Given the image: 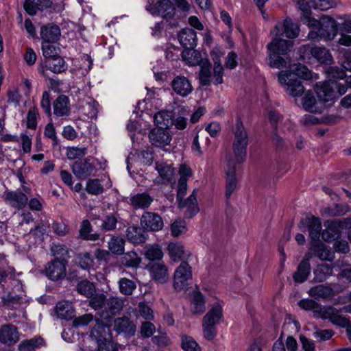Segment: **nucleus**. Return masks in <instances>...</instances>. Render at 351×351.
<instances>
[{
	"label": "nucleus",
	"instance_id": "nucleus-63",
	"mask_svg": "<svg viewBox=\"0 0 351 351\" xmlns=\"http://www.w3.org/2000/svg\"><path fill=\"white\" fill-rule=\"evenodd\" d=\"M314 9L326 11L330 8L336 6V2L334 0H313Z\"/></svg>",
	"mask_w": 351,
	"mask_h": 351
},
{
	"label": "nucleus",
	"instance_id": "nucleus-37",
	"mask_svg": "<svg viewBox=\"0 0 351 351\" xmlns=\"http://www.w3.org/2000/svg\"><path fill=\"white\" fill-rule=\"evenodd\" d=\"M46 66L55 73H62L66 70L67 65L62 58L59 55L45 60Z\"/></svg>",
	"mask_w": 351,
	"mask_h": 351
},
{
	"label": "nucleus",
	"instance_id": "nucleus-12",
	"mask_svg": "<svg viewBox=\"0 0 351 351\" xmlns=\"http://www.w3.org/2000/svg\"><path fill=\"white\" fill-rule=\"evenodd\" d=\"M149 141L152 145L163 148L170 144L171 141V135L168 129L156 128L149 133Z\"/></svg>",
	"mask_w": 351,
	"mask_h": 351
},
{
	"label": "nucleus",
	"instance_id": "nucleus-27",
	"mask_svg": "<svg viewBox=\"0 0 351 351\" xmlns=\"http://www.w3.org/2000/svg\"><path fill=\"white\" fill-rule=\"evenodd\" d=\"M280 73L290 74L293 78H295L296 76L305 80H311L313 78L311 71L306 66L300 63L293 64L289 70L282 71Z\"/></svg>",
	"mask_w": 351,
	"mask_h": 351
},
{
	"label": "nucleus",
	"instance_id": "nucleus-51",
	"mask_svg": "<svg viewBox=\"0 0 351 351\" xmlns=\"http://www.w3.org/2000/svg\"><path fill=\"white\" fill-rule=\"evenodd\" d=\"M181 348L184 351H201L202 348L197 341L191 336H181Z\"/></svg>",
	"mask_w": 351,
	"mask_h": 351
},
{
	"label": "nucleus",
	"instance_id": "nucleus-21",
	"mask_svg": "<svg viewBox=\"0 0 351 351\" xmlns=\"http://www.w3.org/2000/svg\"><path fill=\"white\" fill-rule=\"evenodd\" d=\"M42 42L58 43L61 36L60 27L53 23H48L40 28Z\"/></svg>",
	"mask_w": 351,
	"mask_h": 351
},
{
	"label": "nucleus",
	"instance_id": "nucleus-35",
	"mask_svg": "<svg viewBox=\"0 0 351 351\" xmlns=\"http://www.w3.org/2000/svg\"><path fill=\"white\" fill-rule=\"evenodd\" d=\"M156 169L160 176V183L167 184L171 182L174 174V169L171 165L156 162Z\"/></svg>",
	"mask_w": 351,
	"mask_h": 351
},
{
	"label": "nucleus",
	"instance_id": "nucleus-31",
	"mask_svg": "<svg viewBox=\"0 0 351 351\" xmlns=\"http://www.w3.org/2000/svg\"><path fill=\"white\" fill-rule=\"evenodd\" d=\"M310 250L313 254L321 260L331 261L333 258L332 252L326 248V245L318 240L314 241L311 244Z\"/></svg>",
	"mask_w": 351,
	"mask_h": 351
},
{
	"label": "nucleus",
	"instance_id": "nucleus-60",
	"mask_svg": "<svg viewBox=\"0 0 351 351\" xmlns=\"http://www.w3.org/2000/svg\"><path fill=\"white\" fill-rule=\"evenodd\" d=\"M326 74L329 78L328 81L341 80L346 77L344 69L338 66H330L326 70Z\"/></svg>",
	"mask_w": 351,
	"mask_h": 351
},
{
	"label": "nucleus",
	"instance_id": "nucleus-48",
	"mask_svg": "<svg viewBox=\"0 0 351 351\" xmlns=\"http://www.w3.org/2000/svg\"><path fill=\"white\" fill-rule=\"evenodd\" d=\"M205 300L203 294L201 292H195L193 295L191 304L193 305L192 312L193 314H202L204 312Z\"/></svg>",
	"mask_w": 351,
	"mask_h": 351
},
{
	"label": "nucleus",
	"instance_id": "nucleus-53",
	"mask_svg": "<svg viewBox=\"0 0 351 351\" xmlns=\"http://www.w3.org/2000/svg\"><path fill=\"white\" fill-rule=\"evenodd\" d=\"M86 191L88 194L97 195L104 192V187L99 179H89L86 183Z\"/></svg>",
	"mask_w": 351,
	"mask_h": 351
},
{
	"label": "nucleus",
	"instance_id": "nucleus-29",
	"mask_svg": "<svg viewBox=\"0 0 351 351\" xmlns=\"http://www.w3.org/2000/svg\"><path fill=\"white\" fill-rule=\"evenodd\" d=\"M173 112L168 110H160L154 114V123L158 128L169 129L173 125Z\"/></svg>",
	"mask_w": 351,
	"mask_h": 351
},
{
	"label": "nucleus",
	"instance_id": "nucleus-18",
	"mask_svg": "<svg viewBox=\"0 0 351 351\" xmlns=\"http://www.w3.org/2000/svg\"><path fill=\"white\" fill-rule=\"evenodd\" d=\"M114 330L118 333H123L126 336L132 337L135 335L136 328L128 317L123 316L114 319Z\"/></svg>",
	"mask_w": 351,
	"mask_h": 351
},
{
	"label": "nucleus",
	"instance_id": "nucleus-50",
	"mask_svg": "<svg viewBox=\"0 0 351 351\" xmlns=\"http://www.w3.org/2000/svg\"><path fill=\"white\" fill-rule=\"evenodd\" d=\"M120 292L125 295H130L136 288V282L127 278H121L119 281Z\"/></svg>",
	"mask_w": 351,
	"mask_h": 351
},
{
	"label": "nucleus",
	"instance_id": "nucleus-5",
	"mask_svg": "<svg viewBox=\"0 0 351 351\" xmlns=\"http://www.w3.org/2000/svg\"><path fill=\"white\" fill-rule=\"evenodd\" d=\"M278 77L280 84L286 86V91L291 96L297 97L304 93V87L302 82L296 78H293L291 75L279 73Z\"/></svg>",
	"mask_w": 351,
	"mask_h": 351
},
{
	"label": "nucleus",
	"instance_id": "nucleus-10",
	"mask_svg": "<svg viewBox=\"0 0 351 351\" xmlns=\"http://www.w3.org/2000/svg\"><path fill=\"white\" fill-rule=\"evenodd\" d=\"M123 307V300L117 297L106 298L104 309L100 317L103 319L108 320L119 314Z\"/></svg>",
	"mask_w": 351,
	"mask_h": 351
},
{
	"label": "nucleus",
	"instance_id": "nucleus-17",
	"mask_svg": "<svg viewBox=\"0 0 351 351\" xmlns=\"http://www.w3.org/2000/svg\"><path fill=\"white\" fill-rule=\"evenodd\" d=\"M173 90L181 97H186L193 91V86L189 79L183 75L176 76L171 82Z\"/></svg>",
	"mask_w": 351,
	"mask_h": 351
},
{
	"label": "nucleus",
	"instance_id": "nucleus-45",
	"mask_svg": "<svg viewBox=\"0 0 351 351\" xmlns=\"http://www.w3.org/2000/svg\"><path fill=\"white\" fill-rule=\"evenodd\" d=\"M167 250L173 261H180L185 252L184 246L179 243H170L167 246Z\"/></svg>",
	"mask_w": 351,
	"mask_h": 351
},
{
	"label": "nucleus",
	"instance_id": "nucleus-26",
	"mask_svg": "<svg viewBox=\"0 0 351 351\" xmlns=\"http://www.w3.org/2000/svg\"><path fill=\"white\" fill-rule=\"evenodd\" d=\"M53 114L58 117L68 116L70 114V101L65 95H59L53 103Z\"/></svg>",
	"mask_w": 351,
	"mask_h": 351
},
{
	"label": "nucleus",
	"instance_id": "nucleus-9",
	"mask_svg": "<svg viewBox=\"0 0 351 351\" xmlns=\"http://www.w3.org/2000/svg\"><path fill=\"white\" fill-rule=\"evenodd\" d=\"M320 23L318 29L321 38L325 40H333L338 32L336 21L330 16L324 15L321 18Z\"/></svg>",
	"mask_w": 351,
	"mask_h": 351
},
{
	"label": "nucleus",
	"instance_id": "nucleus-22",
	"mask_svg": "<svg viewBox=\"0 0 351 351\" xmlns=\"http://www.w3.org/2000/svg\"><path fill=\"white\" fill-rule=\"evenodd\" d=\"M178 40L186 50H193L197 42L196 32L193 29L184 28L178 34Z\"/></svg>",
	"mask_w": 351,
	"mask_h": 351
},
{
	"label": "nucleus",
	"instance_id": "nucleus-1",
	"mask_svg": "<svg viewBox=\"0 0 351 351\" xmlns=\"http://www.w3.org/2000/svg\"><path fill=\"white\" fill-rule=\"evenodd\" d=\"M293 47V42L275 38L267 45L269 65L273 68H284L290 62L288 53Z\"/></svg>",
	"mask_w": 351,
	"mask_h": 351
},
{
	"label": "nucleus",
	"instance_id": "nucleus-15",
	"mask_svg": "<svg viewBox=\"0 0 351 351\" xmlns=\"http://www.w3.org/2000/svg\"><path fill=\"white\" fill-rule=\"evenodd\" d=\"M197 189H195L193 193L186 199L178 202V207L180 208H186L184 215L186 218L191 219L196 215L199 208L197 200Z\"/></svg>",
	"mask_w": 351,
	"mask_h": 351
},
{
	"label": "nucleus",
	"instance_id": "nucleus-59",
	"mask_svg": "<svg viewBox=\"0 0 351 351\" xmlns=\"http://www.w3.org/2000/svg\"><path fill=\"white\" fill-rule=\"evenodd\" d=\"M87 154L86 147H68L66 149V157L69 160L81 158Z\"/></svg>",
	"mask_w": 351,
	"mask_h": 351
},
{
	"label": "nucleus",
	"instance_id": "nucleus-46",
	"mask_svg": "<svg viewBox=\"0 0 351 351\" xmlns=\"http://www.w3.org/2000/svg\"><path fill=\"white\" fill-rule=\"evenodd\" d=\"M43 54L45 59L57 57L59 55L60 49L58 43L42 42Z\"/></svg>",
	"mask_w": 351,
	"mask_h": 351
},
{
	"label": "nucleus",
	"instance_id": "nucleus-55",
	"mask_svg": "<svg viewBox=\"0 0 351 351\" xmlns=\"http://www.w3.org/2000/svg\"><path fill=\"white\" fill-rule=\"evenodd\" d=\"M89 298L88 305L95 311L104 308L106 300V296L104 293H94V295Z\"/></svg>",
	"mask_w": 351,
	"mask_h": 351
},
{
	"label": "nucleus",
	"instance_id": "nucleus-61",
	"mask_svg": "<svg viewBox=\"0 0 351 351\" xmlns=\"http://www.w3.org/2000/svg\"><path fill=\"white\" fill-rule=\"evenodd\" d=\"M327 313L329 315L330 322L335 325L341 327H346L349 323V319L341 315L334 313V309L332 308H329Z\"/></svg>",
	"mask_w": 351,
	"mask_h": 351
},
{
	"label": "nucleus",
	"instance_id": "nucleus-14",
	"mask_svg": "<svg viewBox=\"0 0 351 351\" xmlns=\"http://www.w3.org/2000/svg\"><path fill=\"white\" fill-rule=\"evenodd\" d=\"M300 229L308 228L310 237L312 240H318L322 230V223L319 217L312 216L302 218L298 224Z\"/></svg>",
	"mask_w": 351,
	"mask_h": 351
},
{
	"label": "nucleus",
	"instance_id": "nucleus-34",
	"mask_svg": "<svg viewBox=\"0 0 351 351\" xmlns=\"http://www.w3.org/2000/svg\"><path fill=\"white\" fill-rule=\"evenodd\" d=\"M56 313L62 319L71 320L75 317V311L72 304L68 302H60L56 304Z\"/></svg>",
	"mask_w": 351,
	"mask_h": 351
},
{
	"label": "nucleus",
	"instance_id": "nucleus-47",
	"mask_svg": "<svg viewBox=\"0 0 351 351\" xmlns=\"http://www.w3.org/2000/svg\"><path fill=\"white\" fill-rule=\"evenodd\" d=\"M283 33L289 38H295L299 34V27L291 19H286L282 25Z\"/></svg>",
	"mask_w": 351,
	"mask_h": 351
},
{
	"label": "nucleus",
	"instance_id": "nucleus-44",
	"mask_svg": "<svg viewBox=\"0 0 351 351\" xmlns=\"http://www.w3.org/2000/svg\"><path fill=\"white\" fill-rule=\"evenodd\" d=\"M43 342L44 340L40 337L25 339L20 343L19 349L20 351H33L36 348H39Z\"/></svg>",
	"mask_w": 351,
	"mask_h": 351
},
{
	"label": "nucleus",
	"instance_id": "nucleus-2",
	"mask_svg": "<svg viewBox=\"0 0 351 351\" xmlns=\"http://www.w3.org/2000/svg\"><path fill=\"white\" fill-rule=\"evenodd\" d=\"M234 139L232 143L233 152L238 163L245 161L248 144V136L241 117H237L232 128Z\"/></svg>",
	"mask_w": 351,
	"mask_h": 351
},
{
	"label": "nucleus",
	"instance_id": "nucleus-36",
	"mask_svg": "<svg viewBox=\"0 0 351 351\" xmlns=\"http://www.w3.org/2000/svg\"><path fill=\"white\" fill-rule=\"evenodd\" d=\"M93 231L92 226L88 219L82 221L79 230V237L80 239L86 241H95L99 239V234L97 233H91Z\"/></svg>",
	"mask_w": 351,
	"mask_h": 351
},
{
	"label": "nucleus",
	"instance_id": "nucleus-24",
	"mask_svg": "<svg viewBox=\"0 0 351 351\" xmlns=\"http://www.w3.org/2000/svg\"><path fill=\"white\" fill-rule=\"evenodd\" d=\"M315 91L319 99L324 103L332 101L336 97L330 81L316 84Z\"/></svg>",
	"mask_w": 351,
	"mask_h": 351
},
{
	"label": "nucleus",
	"instance_id": "nucleus-4",
	"mask_svg": "<svg viewBox=\"0 0 351 351\" xmlns=\"http://www.w3.org/2000/svg\"><path fill=\"white\" fill-rule=\"evenodd\" d=\"M192 278L191 267L186 261H182L176 269L173 276V287L176 291L187 289Z\"/></svg>",
	"mask_w": 351,
	"mask_h": 351
},
{
	"label": "nucleus",
	"instance_id": "nucleus-20",
	"mask_svg": "<svg viewBox=\"0 0 351 351\" xmlns=\"http://www.w3.org/2000/svg\"><path fill=\"white\" fill-rule=\"evenodd\" d=\"M126 237L132 243H144L148 238L147 231L142 226H131L126 230Z\"/></svg>",
	"mask_w": 351,
	"mask_h": 351
},
{
	"label": "nucleus",
	"instance_id": "nucleus-62",
	"mask_svg": "<svg viewBox=\"0 0 351 351\" xmlns=\"http://www.w3.org/2000/svg\"><path fill=\"white\" fill-rule=\"evenodd\" d=\"M300 59L303 61L310 60L314 56V46L311 45H304L300 47L298 50Z\"/></svg>",
	"mask_w": 351,
	"mask_h": 351
},
{
	"label": "nucleus",
	"instance_id": "nucleus-42",
	"mask_svg": "<svg viewBox=\"0 0 351 351\" xmlns=\"http://www.w3.org/2000/svg\"><path fill=\"white\" fill-rule=\"evenodd\" d=\"M302 104L306 111L310 112H321L316 107L317 101L311 90H308L305 93L302 99Z\"/></svg>",
	"mask_w": 351,
	"mask_h": 351
},
{
	"label": "nucleus",
	"instance_id": "nucleus-56",
	"mask_svg": "<svg viewBox=\"0 0 351 351\" xmlns=\"http://www.w3.org/2000/svg\"><path fill=\"white\" fill-rule=\"evenodd\" d=\"M38 117L39 113L37 107L33 106L29 109L26 120V126L28 129L34 130L36 129Z\"/></svg>",
	"mask_w": 351,
	"mask_h": 351
},
{
	"label": "nucleus",
	"instance_id": "nucleus-40",
	"mask_svg": "<svg viewBox=\"0 0 351 351\" xmlns=\"http://www.w3.org/2000/svg\"><path fill=\"white\" fill-rule=\"evenodd\" d=\"M332 267L328 264L318 265L314 269L315 280L319 282H324L328 277L332 275Z\"/></svg>",
	"mask_w": 351,
	"mask_h": 351
},
{
	"label": "nucleus",
	"instance_id": "nucleus-25",
	"mask_svg": "<svg viewBox=\"0 0 351 351\" xmlns=\"http://www.w3.org/2000/svg\"><path fill=\"white\" fill-rule=\"evenodd\" d=\"M310 256H305L297 267V271L294 272L293 278L296 283H302L305 282L311 273Z\"/></svg>",
	"mask_w": 351,
	"mask_h": 351
},
{
	"label": "nucleus",
	"instance_id": "nucleus-13",
	"mask_svg": "<svg viewBox=\"0 0 351 351\" xmlns=\"http://www.w3.org/2000/svg\"><path fill=\"white\" fill-rule=\"evenodd\" d=\"M146 268L149 271L152 278L157 282L163 284L169 280L168 269L162 261L150 262Z\"/></svg>",
	"mask_w": 351,
	"mask_h": 351
},
{
	"label": "nucleus",
	"instance_id": "nucleus-8",
	"mask_svg": "<svg viewBox=\"0 0 351 351\" xmlns=\"http://www.w3.org/2000/svg\"><path fill=\"white\" fill-rule=\"evenodd\" d=\"M140 223L147 231L157 232L161 230L164 226L161 216L154 212H145L141 219Z\"/></svg>",
	"mask_w": 351,
	"mask_h": 351
},
{
	"label": "nucleus",
	"instance_id": "nucleus-57",
	"mask_svg": "<svg viewBox=\"0 0 351 351\" xmlns=\"http://www.w3.org/2000/svg\"><path fill=\"white\" fill-rule=\"evenodd\" d=\"M118 219L114 214H109L105 216L100 228L102 230L112 231L116 229Z\"/></svg>",
	"mask_w": 351,
	"mask_h": 351
},
{
	"label": "nucleus",
	"instance_id": "nucleus-49",
	"mask_svg": "<svg viewBox=\"0 0 351 351\" xmlns=\"http://www.w3.org/2000/svg\"><path fill=\"white\" fill-rule=\"evenodd\" d=\"M163 255L161 247L158 245H151L145 248V256L151 262L161 261Z\"/></svg>",
	"mask_w": 351,
	"mask_h": 351
},
{
	"label": "nucleus",
	"instance_id": "nucleus-38",
	"mask_svg": "<svg viewBox=\"0 0 351 351\" xmlns=\"http://www.w3.org/2000/svg\"><path fill=\"white\" fill-rule=\"evenodd\" d=\"M328 226L322 232V237L326 242H330L338 239L341 235V230L334 220L327 221Z\"/></svg>",
	"mask_w": 351,
	"mask_h": 351
},
{
	"label": "nucleus",
	"instance_id": "nucleus-6",
	"mask_svg": "<svg viewBox=\"0 0 351 351\" xmlns=\"http://www.w3.org/2000/svg\"><path fill=\"white\" fill-rule=\"evenodd\" d=\"M66 265L67 263L60 261L58 258H54L46 264L44 273L51 280H60L66 277Z\"/></svg>",
	"mask_w": 351,
	"mask_h": 351
},
{
	"label": "nucleus",
	"instance_id": "nucleus-7",
	"mask_svg": "<svg viewBox=\"0 0 351 351\" xmlns=\"http://www.w3.org/2000/svg\"><path fill=\"white\" fill-rule=\"evenodd\" d=\"M71 170L75 176L80 180H84L91 176H94L97 169L88 158H84L75 161L71 167Z\"/></svg>",
	"mask_w": 351,
	"mask_h": 351
},
{
	"label": "nucleus",
	"instance_id": "nucleus-43",
	"mask_svg": "<svg viewBox=\"0 0 351 351\" xmlns=\"http://www.w3.org/2000/svg\"><path fill=\"white\" fill-rule=\"evenodd\" d=\"M51 252L55 258L68 264V259L70 258L69 250L66 246L62 244H53L51 247Z\"/></svg>",
	"mask_w": 351,
	"mask_h": 351
},
{
	"label": "nucleus",
	"instance_id": "nucleus-30",
	"mask_svg": "<svg viewBox=\"0 0 351 351\" xmlns=\"http://www.w3.org/2000/svg\"><path fill=\"white\" fill-rule=\"evenodd\" d=\"M130 204L135 209H147L154 201V198L147 193H137L130 197Z\"/></svg>",
	"mask_w": 351,
	"mask_h": 351
},
{
	"label": "nucleus",
	"instance_id": "nucleus-39",
	"mask_svg": "<svg viewBox=\"0 0 351 351\" xmlns=\"http://www.w3.org/2000/svg\"><path fill=\"white\" fill-rule=\"evenodd\" d=\"M313 58L321 64L329 65L333 62V58L330 51L326 47L314 46Z\"/></svg>",
	"mask_w": 351,
	"mask_h": 351
},
{
	"label": "nucleus",
	"instance_id": "nucleus-11",
	"mask_svg": "<svg viewBox=\"0 0 351 351\" xmlns=\"http://www.w3.org/2000/svg\"><path fill=\"white\" fill-rule=\"evenodd\" d=\"M226 198L227 204H229V199L232 193L237 188V180L236 178V165L232 158L227 160V167L226 169Z\"/></svg>",
	"mask_w": 351,
	"mask_h": 351
},
{
	"label": "nucleus",
	"instance_id": "nucleus-52",
	"mask_svg": "<svg viewBox=\"0 0 351 351\" xmlns=\"http://www.w3.org/2000/svg\"><path fill=\"white\" fill-rule=\"evenodd\" d=\"M125 240L119 237H112L108 242L110 251L114 254H122L124 252Z\"/></svg>",
	"mask_w": 351,
	"mask_h": 351
},
{
	"label": "nucleus",
	"instance_id": "nucleus-3",
	"mask_svg": "<svg viewBox=\"0 0 351 351\" xmlns=\"http://www.w3.org/2000/svg\"><path fill=\"white\" fill-rule=\"evenodd\" d=\"M223 318L222 308L219 304H215L202 319L203 335L206 339L213 340L217 335V325Z\"/></svg>",
	"mask_w": 351,
	"mask_h": 351
},
{
	"label": "nucleus",
	"instance_id": "nucleus-54",
	"mask_svg": "<svg viewBox=\"0 0 351 351\" xmlns=\"http://www.w3.org/2000/svg\"><path fill=\"white\" fill-rule=\"evenodd\" d=\"M78 265L83 269L88 270L94 265V260L89 252L80 253L77 255Z\"/></svg>",
	"mask_w": 351,
	"mask_h": 351
},
{
	"label": "nucleus",
	"instance_id": "nucleus-28",
	"mask_svg": "<svg viewBox=\"0 0 351 351\" xmlns=\"http://www.w3.org/2000/svg\"><path fill=\"white\" fill-rule=\"evenodd\" d=\"M51 4V0H25L23 7L29 15L34 16L36 14L38 10L47 9Z\"/></svg>",
	"mask_w": 351,
	"mask_h": 351
},
{
	"label": "nucleus",
	"instance_id": "nucleus-23",
	"mask_svg": "<svg viewBox=\"0 0 351 351\" xmlns=\"http://www.w3.org/2000/svg\"><path fill=\"white\" fill-rule=\"evenodd\" d=\"M90 336L95 341L110 340L112 339L110 326L97 319L95 326L90 331Z\"/></svg>",
	"mask_w": 351,
	"mask_h": 351
},
{
	"label": "nucleus",
	"instance_id": "nucleus-33",
	"mask_svg": "<svg viewBox=\"0 0 351 351\" xmlns=\"http://www.w3.org/2000/svg\"><path fill=\"white\" fill-rule=\"evenodd\" d=\"M158 14L166 19H172L176 14V8L169 0H162L158 2L156 7Z\"/></svg>",
	"mask_w": 351,
	"mask_h": 351
},
{
	"label": "nucleus",
	"instance_id": "nucleus-64",
	"mask_svg": "<svg viewBox=\"0 0 351 351\" xmlns=\"http://www.w3.org/2000/svg\"><path fill=\"white\" fill-rule=\"evenodd\" d=\"M186 230V223L183 220H176L171 225V234L173 237H178L180 234L184 232Z\"/></svg>",
	"mask_w": 351,
	"mask_h": 351
},
{
	"label": "nucleus",
	"instance_id": "nucleus-41",
	"mask_svg": "<svg viewBox=\"0 0 351 351\" xmlns=\"http://www.w3.org/2000/svg\"><path fill=\"white\" fill-rule=\"evenodd\" d=\"M76 291L81 295L90 298L95 293L96 288L93 282L88 280H82L78 281L76 285Z\"/></svg>",
	"mask_w": 351,
	"mask_h": 351
},
{
	"label": "nucleus",
	"instance_id": "nucleus-19",
	"mask_svg": "<svg viewBox=\"0 0 351 351\" xmlns=\"http://www.w3.org/2000/svg\"><path fill=\"white\" fill-rule=\"evenodd\" d=\"M19 339L18 328L16 326L8 324L1 326L0 328V342L14 345Z\"/></svg>",
	"mask_w": 351,
	"mask_h": 351
},
{
	"label": "nucleus",
	"instance_id": "nucleus-16",
	"mask_svg": "<svg viewBox=\"0 0 351 351\" xmlns=\"http://www.w3.org/2000/svg\"><path fill=\"white\" fill-rule=\"evenodd\" d=\"M4 200L11 207L16 209H23L28 202L27 196L20 191H5Z\"/></svg>",
	"mask_w": 351,
	"mask_h": 351
},
{
	"label": "nucleus",
	"instance_id": "nucleus-32",
	"mask_svg": "<svg viewBox=\"0 0 351 351\" xmlns=\"http://www.w3.org/2000/svg\"><path fill=\"white\" fill-rule=\"evenodd\" d=\"M308 295L316 300H329L334 296V291L332 288L319 285L312 287L308 291Z\"/></svg>",
	"mask_w": 351,
	"mask_h": 351
},
{
	"label": "nucleus",
	"instance_id": "nucleus-58",
	"mask_svg": "<svg viewBox=\"0 0 351 351\" xmlns=\"http://www.w3.org/2000/svg\"><path fill=\"white\" fill-rule=\"evenodd\" d=\"M122 263L128 267H137L141 263V258L136 252L131 251L125 254Z\"/></svg>",
	"mask_w": 351,
	"mask_h": 351
}]
</instances>
